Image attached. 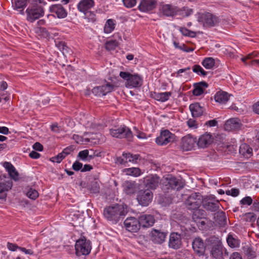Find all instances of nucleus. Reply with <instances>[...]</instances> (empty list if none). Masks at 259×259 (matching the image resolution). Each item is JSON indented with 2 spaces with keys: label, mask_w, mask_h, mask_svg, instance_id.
Instances as JSON below:
<instances>
[{
  "label": "nucleus",
  "mask_w": 259,
  "mask_h": 259,
  "mask_svg": "<svg viewBox=\"0 0 259 259\" xmlns=\"http://www.w3.org/2000/svg\"><path fill=\"white\" fill-rule=\"evenodd\" d=\"M126 213L123 205L118 204H114L104 208L103 214L104 217L113 223H116L120 218Z\"/></svg>",
  "instance_id": "2"
},
{
  "label": "nucleus",
  "mask_w": 259,
  "mask_h": 259,
  "mask_svg": "<svg viewBox=\"0 0 259 259\" xmlns=\"http://www.w3.org/2000/svg\"><path fill=\"white\" fill-rule=\"evenodd\" d=\"M82 164L79 161H76L72 165V168L76 171L81 169Z\"/></svg>",
  "instance_id": "58"
},
{
  "label": "nucleus",
  "mask_w": 259,
  "mask_h": 259,
  "mask_svg": "<svg viewBox=\"0 0 259 259\" xmlns=\"http://www.w3.org/2000/svg\"><path fill=\"white\" fill-rule=\"evenodd\" d=\"M253 111L255 113L259 114V101L253 105Z\"/></svg>",
  "instance_id": "64"
},
{
  "label": "nucleus",
  "mask_w": 259,
  "mask_h": 259,
  "mask_svg": "<svg viewBox=\"0 0 259 259\" xmlns=\"http://www.w3.org/2000/svg\"><path fill=\"white\" fill-rule=\"evenodd\" d=\"M123 5L128 8L135 6L136 4V0H122Z\"/></svg>",
  "instance_id": "51"
},
{
  "label": "nucleus",
  "mask_w": 259,
  "mask_h": 259,
  "mask_svg": "<svg viewBox=\"0 0 259 259\" xmlns=\"http://www.w3.org/2000/svg\"><path fill=\"white\" fill-rule=\"evenodd\" d=\"M189 109L192 116L194 117H197L202 115L203 112V107L198 103L190 104Z\"/></svg>",
  "instance_id": "30"
},
{
  "label": "nucleus",
  "mask_w": 259,
  "mask_h": 259,
  "mask_svg": "<svg viewBox=\"0 0 259 259\" xmlns=\"http://www.w3.org/2000/svg\"><path fill=\"white\" fill-rule=\"evenodd\" d=\"M241 125L240 120L238 118H231L227 121L225 123V128L227 130H238Z\"/></svg>",
  "instance_id": "27"
},
{
  "label": "nucleus",
  "mask_w": 259,
  "mask_h": 259,
  "mask_svg": "<svg viewBox=\"0 0 259 259\" xmlns=\"http://www.w3.org/2000/svg\"><path fill=\"white\" fill-rule=\"evenodd\" d=\"M99 185L97 182H92L91 183L90 191L92 193H98L99 191Z\"/></svg>",
  "instance_id": "50"
},
{
  "label": "nucleus",
  "mask_w": 259,
  "mask_h": 259,
  "mask_svg": "<svg viewBox=\"0 0 259 259\" xmlns=\"http://www.w3.org/2000/svg\"><path fill=\"white\" fill-rule=\"evenodd\" d=\"M201 19L206 27H212L219 23L218 18L210 13L203 14Z\"/></svg>",
  "instance_id": "16"
},
{
  "label": "nucleus",
  "mask_w": 259,
  "mask_h": 259,
  "mask_svg": "<svg viewBox=\"0 0 259 259\" xmlns=\"http://www.w3.org/2000/svg\"><path fill=\"white\" fill-rule=\"evenodd\" d=\"M92 169H93V167L91 165L85 164L83 167H82L81 171H82V172L89 171H90Z\"/></svg>",
  "instance_id": "63"
},
{
  "label": "nucleus",
  "mask_w": 259,
  "mask_h": 259,
  "mask_svg": "<svg viewBox=\"0 0 259 259\" xmlns=\"http://www.w3.org/2000/svg\"><path fill=\"white\" fill-rule=\"evenodd\" d=\"M252 149L246 144H242L239 148V153L245 158H249L252 154Z\"/></svg>",
  "instance_id": "33"
},
{
  "label": "nucleus",
  "mask_w": 259,
  "mask_h": 259,
  "mask_svg": "<svg viewBox=\"0 0 259 259\" xmlns=\"http://www.w3.org/2000/svg\"><path fill=\"white\" fill-rule=\"evenodd\" d=\"M182 245V238L181 234L177 232H172L169 235L168 246L174 249L180 248Z\"/></svg>",
  "instance_id": "15"
},
{
  "label": "nucleus",
  "mask_w": 259,
  "mask_h": 259,
  "mask_svg": "<svg viewBox=\"0 0 259 259\" xmlns=\"http://www.w3.org/2000/svg\"><path fill=\"white\" fill-rule=\"evenodd\" d=\"M215 215V218H217L216 222L220 226H224L227 222V218L225 212L223 211L218 212Z\"/></svg>",
  "instance_id": "37"
},
{
  "label": "nucleus",
  "mask_w": 259,
  "mask_h": 259,
  "mask_svg": "<svg viewBox=\"0 0 259 259\" xmlns=\"http://www.w3.org/2000/svg\"><path fill=\"white\" fill-rule=\"evenodd\" d=\"M134 130L136 132L137 137L140 139H146V135L145 133L141 132L138 130L136 127H134Z\"/></svg>",
  "instance_id": "57"
},
{
  "label": "nucleus",
  "mask_w": 259,
  "mask_h": 259,
  "mask_svg": "<svg viewBox=\"0 0 259 259\" xmlns=\"http://www.w3.org/2000/svg\"><path fill=\"white\" fill-rule=\"evenodd\" d=\"M56 46L63 54L68 52V47L64 42L59 41L58 44H56Z\"/></svg>",
  "instance_id": "47"
},
{
  "label": "nucleus",
  "mask_w": 259,
  "mask_h": 259,
  "mask_svg": "<svg viewBox=\"0 0 259 259\" xmlns=\"http://www.w3.org/2000/svg\"><path fill=\"white\" fill-rule=\"evenodd\" d=\"M163 12L164 15L166 16H169L171 14L172 11L171 10V8L170 5H165L162 7Z\"/></svg>",
  "instance_id": "55"
},
{
  "label": "nucleus",
  "mask_w": 259,
  "mask_h": 259,
  "mask_svg": "<svg viewBox=\"0 0 259 259\" xmlns=\"http://www.w3.org/2000/svg\"><path fill=\"white\" fill-rule=\"evenodd\" d=\"M180 30L185 36H188L193 37H195L196 35V33L194 32L190 31L185 28H181Z\"/></svg>",
  "instance_id": "49"
},
{
  "label": "nucleus",
  "mask_w": 259,
  "mask_h": 259,
  "mask_svg": "<svg viewBox=\"0 0 259 259\" xmlns=\"http://www.w3.org/2000/svg\"><path fill=\"white\" fill-rule=\"evenodd\" d=\"M7 247L10 250L14 251L17 249H19L20 247L18 246L16 244L8 242L7 243Z\"/></svg>",
  "instance_id": "59"
},
{
  "label": "nucleus",
  "mask_w": 259,
  "mask_h": 259,
  "mask_svg": "<svg viewBox=\"0 0 259 259\" xmlns=\"http://www.w3.org/2000/svg\"><path fill=\"white\" fill-rule=\"evenodd\" d=\"M144 182L148 188L155 189L160 183V178L156 175L151 176L146 178Z\"/></svg>",
  "instance_id": "23"
},
{
  "label": "nucleus",
  "mask_w": 259,
  "mask_h": 259,
  "mask_svg": "<svg viewBox=\"0 0 259 259\" xmlns=\"http://www.w3.org/2000/svg\"><path fill=\"white\" fill-rule=\"evenodd\" d=\"M95 5L93 0H81L77 5L78 10L83 13L90 11Z\"/></svg>",
  "instance_id": "24"
},
{
  "label": "nucleus",
  "mask_w": 259,
  "mask_h": 259,
  "mask_svg": "<svg viewBox=\"0 0 259 259\" xmlns=\"http://www.w3.org/2000/svg\"><path fill=\"white\" fill-rule=\"evenodd\" d=\"M50 12L55 13L59 18H64L67 16V12L61 5H54L50 8Z\"/></svg>",
  "instance_id": "26"
},
{
  "label": "nucleus",
  "mask_w": 259,
  "mask_h": 259,
  "mask_svg": "<svg viewBox=\"0 0 259 259\" xmlns=\"http://www.w3.org/2000/svg\"><path fill=\"white\" fill-rule=\"evenodd\" d=\"M27 1L28 0H12V3L14 9H22L21 13L23 14V8L26 6Z\"/></svg>",
  "instance_id": "35"
},
{
  "label": "nucleus",
  "mask_w": 259,
  "mask_h": 259,
  "mask_svg": "<svg viewBox=\"0 0 259 259\" xmlns=\"http://www.w3.org/2000/svg\"><path fill=\"white\" fill-rule=\"evenodd\" d=\"M196 142L197 139L196 138L190 135H188L182 138L181 147L183 151H190L195 147Z\"/></svg>",
  "instance_id": "12"
},
{
  "label": "nucleus",
  "mask_w": 259,
  "mask_h": 259,
  "mask_svg": "<svg viewBox=\"0 0 259 259\" xmlns=\"http://www.w3.org/2000/svg\"><path fill=\"white\" fill-rule=\"evenodd\" d=\"M113 89V85L107 83L105 85L94 87L92 90V93L95 96H103L111 92Z\"/></svg>",
  "instance_id": "14"
},
{
  "label": "nucleus",
  "mask_w": 259,
  "mask_h": 259,
  "mask_svg": "<svg viewBox=\"0 0 259 259\" xmlns=\"http://www.w3.org/2000/svg\"><path fill=\"white\" fill-rule=\"evenodd\" d=\"M240 203L242 205H250L252 203V199L250 196H246L240 201Z\"/></svg>",
  "instance_id": "54"
},
{
  "label": "nucleus",
  "mask_w": 259,
  "mask_h": 259,
  "mask_svg": "<svg viewBox=\"0 0 259 259\" xmlns=\"http://www.w3.org/2000/svg\"><path fill=\"white\" fill-rule=\"evenodd\" d=\"M227 241L228 245L231 247L234 248L239 246L238 240L231 235H228Z\"/></svg>",
  "instance_id": "40"
},
{
  "label": "nucleus",
  "mask_w": 259,
  "mask_h": 259,
  "mask_svg": "<svg viewBox=\"0 0 259 259\" xmlns=\"http://www.w3.org/2000/svg\"><path fill=\"white\" fill-rule=\"evenodd\" d=\"M122 156L125 158L127 163L128 162H136V160L138 159L139 155H133L130 153H123Z\"/></svg>",
  "instance_id": "41"
},
{
  "label": "nucleus",
  "mask_w": 259,
  "mask_h": 259,
  "mask_svg": "<svg viewBox=\"0 0 259 259\" xmlns=\"http://www.w3.org/2000/svg\"><path fill=\"white\" fill-rule=\"evenodd\" d=\"M155 0H141L139 6V9L142 12H148L156 7Z\"/></svg>",
  "instance_id": "22"
},
{
  "label": "nucleus",
  "mask_w": 259,
  "mask_h": 259,
  "mask_svg": "<svg viewBox=\"0 0 259 259\" xmlns=\"http://www.w3.org/2000/svg\"><path fill=\"white\" fill-rule=\"evenodd\" d=\"M193 71L199 75H201L202 76L206 75V72H205L200 66L198 65L194 66Z\"/></svg>",
  "instance_id": "46"
},
{
  "label": "nucleus",
  "mask_w": 259,
  "mask_h": 259,
  "mask_svg": "<svg viewBox=\"0 0 259 259\" xmlns=\"http://www.w3.org/2000/svg\"><path fill=\"white\" fill-rule=\"evenodd\" d=\"M118 46V42L115 40H110L105 44V48L107 50H114Z\"/></svg>",
  "instance_id": "42"
},
{
  "label": "nucleus",
  "mask_w": 259,
  "mask_h": 259,
  "mask_svg": "<svg viewBox=\"0 0 259 259\" xmlns=\"http://www.w3.org/2000/svg\"><path fill=\"white\" fill-rule=\"evenodd\" d=\"M33 148L35 150L41 151L43 150V146L39 143L36 142L33 145Z\"/></svg>",
  "instance_id": "61"
},
{
  "label": "nucleus",
  "mask_w": 259,
  "mask_h": 259,
  "mask_svg": "<svg viewBox=\"0 0 259 259\" xmlns=\"http://www.w3.org/2000/svg\"><path fill=\"white\" fill-rule=\"evenodd\" d=\"M30 5L26 10V19L33 22L44 15L43 6L46 4L42 0H28Z\"/></svg>",
  "instance_id": "1"
},
{
  "label": "nucleus",
  "mask_w": 259,
  "mask_h": 259,
  "mask_svg": "<svg viewBox=\"0 0 259 259\" xmlns=\"http://www.w3.org/2000/svg\"><path fill=\"white\" fill-rule=\"evenodd\" d=\"M151 234L152 241L157 244H161L164 242L167 235L166 233L156 229H153Z\"/></svg>",
  "instance_id": "18"
},
{
  "label": "nucleus",
  "mask_w": 259,
  "mask_h": 259,
  "mask_svg": "<svg viewBox=\"0 0 259 259\" xmlns=\"http://www.w3.org/2000/svg\"><path fill=\"white\" fill-rule=\"evenodd\" d=\"M123 190L127 195L135 193L137 190V187L135 182L126 181L122 184Z\"/></svg>",
  "instance_id": "25"
},
{
  "label": "nucleus",
  "mask_w": 259,
  "mask_h": 259,
  "mask_svg": "<svg viewBox=\"0 0 259 259\" xmlns=\"http://www.w3.org/2000/svg\"><path fill=\"white\" fill-rule=\"evenodd\" d=\"M115 28V23L112 19H108L105 23L104 30L106 33H111Z\"/></svg>",
  "instance_id": "39"
},
{
  "label": "nucleus",
  "mask_w": 259,
  "mask_h": 259,
  "mask_svg": "<svg viewBox=\"0 0 259 259\" xmlns=\"http://www.w3.org/2000/svg\"><path fill=\"white\" fill-rule=\"evenodd\" d=\"M119 76L126 81L125 85L127 88H138L142 84L143 79L137 74H132L127 72L121 71Z\"/></svg>",
  "instance_id": "4"
},
{
  "label": "nucleus",
  "mask_w": 259,
  "mask_h": 259,
  "mask_svg": "<svg viewBox=\"0 0 259 259\" xmlns=\"http://www.w3.org/2000/svg\"><path fill=\"white\" fill-rule=\"evenodd\" d=\"M193 210L194 211L192 215V218L195 221H196L197 219H204L205 218L206 212L205 210L198 208Z\"/></svg>",
  "instance_id": "36"
},
{
  "label": "nucleus",
  "mask_w": 259,
  "mask_h": 259,
  "mask_svg": "<svg viewBox=\"0 0 259 259\" xmlns=\"http://www.w3.org/2000/svg\"><path fill=\"white\" fill-rule=\"evenodd\" d=\"M212 242L211 254L215 259H224L223 248L222 242L218 238L212 237L210 238Z\"/></svg>",
  "instance_id": "7"
},
{
  "label": "nucleus",
  "mask_w": 259,
  "mask_h": 259,
  "mask_svg": "<svg viewBox=\"0 0 259 259\" xmlns=\"http://www.w3.org/2000/svg\"><path fill=\"white\" fill-rule=\"evenodd\" d=\"M84 15V18L87 19L89 22H94L96 20L95 14L91 12L90 10L83 13Z\"/></svg>",
  "instance_id": "43"
},
{
  "label": "nucleus",
  "mask_w": 259,
  "mask_h": 259,
  "mask_svg": "<svg viewBox=\"0 0 259 259\" xmlns=\"http://www.w3.org/2000/svg\"><path fill=\"white\" fill-rule=\"evenodd\" d=\"M122 172L126 175L133 177H138L141 174V169L138 167H131L124 168Z\"/></svg>",
  "instance_id": "34"
},
{
  "label": "nucleus",
  "mask_w": 259,
  "mask_h": 259,
  "mask_svg": "<svg viewBox=\"0 0 259 259\" xmlns=\"http://www.w3.org/2000/svg\"><path fill=\"white\" fill-rule=\"evenodd\" d=\"M201 195L198 193H195L190 195L186 201L185 204L188 209L190 210L198 208L202 201Z\"/></svg>",
  "instance_id": "8"
},
{
  "label": "nucleus",
  "mask_w": 259,
  "mask_h": 259,
  "mask_svg": "<svg viewBox=\"0 0 259 259\" xmlns=\"http://www.w3.org/2000/svg\"><path fill=\"white\" fill-rule=\"evenodd\" d=\"M75 254L77 256L87 255L92 249L91 242L84 237H81L76 241L75 245Z\"/></svg>",
  "instance_id": "5"
},
{
  "label": "nucleus",
  "mask_w": 259,
  "mask_h": 259,
  "mask_svg": "<svg viewBox=\"0 0 259 259\" xmlns=\"http://www.w3.org/2000/svg\"><path fill=\"white\" fill-rule=\"evenodd\" d=\"M192 247L194 251L199 256L203 255L204 254L205 246L201 238H196L193 240Z\"/></svg>",
  "instance_id": "17"
},
{
  "label": "nucleus",
  "mask_w": 259,
  "mask_h": 259,
  "mask_svg": "<svg viewBox=\"0 0 259 259\" xmlns=\"http://www.w3.org/2000/svg\"><path fill=\"white\" fill-rule=\"evenodd\" d=\"M187 125L189 127L191 128H197L198 127V123L194 119H189L187 121Z\"/></svg>",
  "instance_id": "53"
},
{
  "label": "nucleus",
  "mask_w": 259,
  "mask_h": 259,
  "mask_svg": "<svg viewBox=\"0 0 259 259\" xmlns=\"http://www.w3.org/2000/svg\"><path fill=\"white\" fill-rule=\"evenodd\" d=\"M99 136H101L100 134H92L89 138H87V140L89 142H91L93 144H99L100 139Z\"/></svg>",
  "instance_id": "45"
},
{
  "label": "nucleus",
  "mask_w": 259,
  "mask_h": 259,
  "mask_svg": "<svg viewBox=\"0 0 259 259\" xmlns=\"http://www.w3.org/2000/svg\"><path fill=\"white\" fill-rule=\"evenodd\" d=\"M3 166L6 169L12 179L15 181L18 180L19 174L15 167L10 162H5L3 163Z\"/></svg>",
  "instance_id": "29"
},
{
  "label": "nucleus",
  "mask_w": 259,
  "mask_h": 259,
  "mask_svg": "<svg viewBox=\"0 0 259 259\" xmlns=\"http://www.w3.org/2000/svg\"><path fill=\"white\" fill-rule=\"evenodd\" d=\"M89 152L88 150H84L80 151L78 153V156L82 160H86L87 158H90V155L89 154Z\"/></svg>",
  "instance_id": "48"
},
{
  "label": "nucleus",
  "mask_w": 259,
  "mask_h": 259,
  "mask_svg": "<svg viewBox=\"0 0 259 259\" xmlns=\"http://www.w3.org/2000/svg\"><path fill=\"white\" fill-rule=\"evenodd\" d=\"M162 189L164 191L171 190H179L183 188L184 184L180 179L171 175H167L162 180Z\"/></svg>",
  "instance_id": "3"
},
{
  "label": "nucleus",
  "mask_w": 259,
  "mask_h": 259,
  "mask_svg": "<svg viewBox=\"0 0 259 259\" xmlns=\"http://www.w3.org/2000/svg\"><path fill=\"white\" fill-rule=\"evenodd\" d=\"M208 84L205 81H201L195 86V89L193 91V94L195 96H200L204 92V90L207 88Z\"/></svg>",
  "instance_id": "32"
},
{
  "label": "nucleus",
  "mask_w": 259,
  "mask_h": 259,
  "mask_svg": "<svg viewBox=\"0 0 259 259\" xmlns=\"http://www.w3.org/2000/svg\"><path fill=\"white\" fill-rule=\"evenodd\" d=\"M140 226L144 228H148L153 226L155 222V219L152 215L144 214L139 218Z\"/></svg>",
  "instance_id": "20"
},
{
  "label": "nucleus",
  "mask_w": 259,
  "mask_h": 259,
  "mask_svg": "<svg viewBox=\"0 0 259 259\" xmlns=\"http://www.w3.org/2000/svg\"><path fill=\"white\" fill-rule=\"evenodd\" d=\"M3 178H6L7 180L0 182V199L6 200L7 192L12 188V182L9 178H7L4 175L0 176L1 181Z\"/></svg>",
  "instance_id": "11"
},
{
  "label": "nucleus",
  "mask_w": 259,
  "mask_h": 259,
  "mask_svg": "<svg viewBox=\"0 0 259 259\" xmlns=\"http://www.w3.org/2000/svg\"><path fill=\"white\" fill-rule=\"evenodd\" d=\"M110 134L113 137L125 138L128 141H131L133 137L131 131L125 126H120L117 129H110Z\"/></svg>",
  "instance_id": "9"
},
{
  "label": "nucleus",
  "mask_w": 259,
  "mask_h": 259,
  "mask_svg": "<svg viewBox=\"0 0 259 259\" xmlns=\"http://www.w3.org/2000/svg\"><path fill=\"white\" fill-rule=\"evenodd\" d=\"M212 142L211 135L207 133L201 135L197 141V145L200 148L207 147Z\"/></svg>",
  "instance_id": "21"
},
{
  "label": "nucleus",
  "mask_w": 259,
  "mask_h": 259,
  "mask_svg": "<svg viewBox=\"0 0 259 259\" xmlns=\"http://www.w3.org/2000/svg\"><path fill=\"white\" fill-rule=\"evenodd\" d=\"M152 198L153 193L151 191L142 190L138 192L137 199L140 205L146 206L151 202Z\"/></svg>",
  "instance_id": "10"
},
{
  "label": "nucleus",
  "mask_w": 259,
  "mask_h": 259,
  "mask_svg": "<svg viewBox=\"0 0 259 259\" xmlns=\"http://www.w3.org/2000/svg\"><path fill=\"white\" fill-rule=\"evenodd\" d=\"M126 229L132 232H137L140 228L139 219L134 217L127 218L124 222Z\"/></svg>",
  "instance_id": "13"
},
{
  "label": "nucleus",
  "mask_w": 259,
  "mask_h": 259,
  "mask_svg": "<svg viewBox=\"0 0 259 259\" xmlns=\"http://www.w3.org/2000/svg\"><path fill=\"white\" fill-rule=\"evenodd\" d=\"M218 121L216 119H213L209 120L205 122V125L209 126L210 127L215 126L217 125Z\"/></svg>",
  "instance_id": "60"
},
{
  "label": "nucleus",
  "mask_w": 259,
  "mask_h": 259,
  "mask_svg": "<svg viewBox=\"0 0 259 259\" xmlns=\"http://www.w3.org/2000/svg\"><path fill=\"white\" fill-rule=\"evenodd\" d=\"M229 94L224 91H220L218 92L215 96V101L220 103H225L229 100Z\"/></svg>",
  "instance_id": "31"
},
{
  "label": "nucleus",
  "mask_w": 259,
  "mask_h": 259,
  "mask_svg": "<svg viewBox=\"0 0 259 259\" xmlns=\"http://www.w3.org/2000/svg\"><path fill=\"white\" fill-rule=\"evenodd\" d=\"M239 191L237 189L233 188L231 190H228L226 191L227 195H231L232 196L235 197L238 195Z\"/></svg>",
  "instance_id": "56"
},
{
  "label": "nucleus",
  "mask_w": 259,
  "mask_h": 259,
  "mask_svg": "<svg viewBox=\"0 0 259 259\" xmlns=\"http://www.w3.org/2000/svg\"><path fill=\"white\" fill-rule=\"evenodd\" d=\"M63 153H59L57 156L51 158V160L53 162L60 163L64 158Z\"/></svg>",
  "instance_id": "52"
},
{
  "label": "nucleus",
  "mask_w": 259,
  "mask_h": 259,
  "mask_svg": "<svg viewBox=\"0 0 259 259\" xmlns=\"http://www.w3.org/2000/svg\"><path fill=\"white\" fill-rule=\"evenodd\" d=\"M177 137L167 130L162 131L160 135L155 139L156 143L159 146L166 145L176 141Z\"/></svg>",
  "instance_id": "6"
},
{
  "label": "nucleus",
  "mask_w": 259,
  "mask_h": 259,
  "mask_svg": "<svg viewBox=\"0 0 259 259\" xmlns=\"http://www.w3.org/2000/svg\"><path fill=\"white\" fill-rule=\"evenodd\" d=\"M203 205L206 210L215 212L219 208L220 202L214 198H208L204 200Z\"/></svg>",
  "instance_id": "19"
},
{
  "label": "nucleus",
  "mask_w": 259,
  "mask_h": 259,
  "mask_svg": "<svg viewBox=\"0 0 259 259\" xmlns=\"http://www.w3.org/2000/svg\"><path fill=\"white\" fill-rule=\"evenodd\" d=\"M171 95V92H151L150 93V97L152 98L161 102H164L167 101Z\"/></svg>",
  "instance_id": "28"
},
{
  "label": "nucleus",
  "mask_w": 259,
  "mask_h": 259,
  "mask_svg": "<svg viewBox=\"0 0 259 259\" xmlns=\"http://www.w3.org/2000/svg\"><path fill=\"white\" fill-rule=\"evenodd\" d=\"M230 259H242L240 254L238 252L233 253L230 257Z\"/></svg>",
  "instance_id": "62"
},
{
  "label": "nucleus",
  "mask_w": 259,
  "mask_h": 259,
  "mask_svg": "<svg viewBox=\"0 0 259 259\" xmlns=\"http://www.w3.org/2000/svg\"><path fill=\"white\" fill-rule=\"evenodd\" d=\"M202 64L206 69H210L214 66L215 60L212 57H207L203 60Z\"/></svg>",
  "instance_id": "38"
},
{
  "label": "nucleus",
  "mask_w": 259,
  "mask_h": 259,
  "mask_svg": "<svg viewBox=\"0 0 259 259\" xmlns=\"http://www.w3.org/2000/svg\"><path fill=\"white\" fill-rule=\"evenodd\" d=\"M27 196L30 199L35 200L38 197V192L32 188H30L26 193Z\"/></svg>",
  "instance_id": "44"
}]
</instances>
